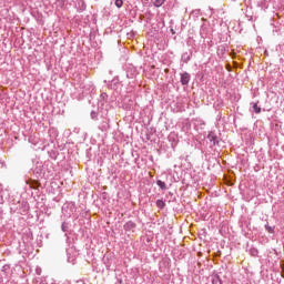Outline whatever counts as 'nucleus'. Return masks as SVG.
<instances>
[{"mask_svg":"<svg viewBox=\"0 0 284 284\" xmlns=\"http://www.w3.org/2000/svg\"><path fill=\"white\" fill-rule=\"evenodd\" d=\"M156 185H159L160 190H168V185L161 180L156 181Z\"/></svg>","mask_w":284,"mask_h":284,"instance_id":"12","label":"nucleus"},{"mask_svg":"<svg viewBox=\"0 0 284 284\" xmlns=\"http://www.w3.org/2000/svg\"><path fill=\"white\" fill-rule=\"evenodd\" d=\"M119 85H121V83L119 82L118 79H113V80L109 83L110 90H119Z\"/></svg>","mask_w":284,"mask_h":284,"instance_id":"9","label":"nucleus"},{"mask_svg":"<svg viewBox=\"0 0 284 284\" xmlns=\"http://www.w3.org/2000/svg\"><path fill=\"white\" fill-rule=\"evenodd\" d=\"M75 8L78 10V12H84L87 6H85V1L83 0H78L77 1V4H75Z\"/></svg>","mask_w":284,"mask_h":284,"instance_id":"7","label":"nucleus"},{"mask_svg":"<svg viewBox=\"0 0 284 284\" xmlns=\"http://www.w3.org/2000/svg\"><path fill=\"white\" fill-rule=\"evenodd\" d=\"M68 262H69V263H72V264L74 265V260L68 257Z\"/></svg>","mask_w":284,"mask_h":284,"instance_id":"24","label":"nucleus"},{"mask_svg":"<svg viewBox=\"0 0 284 284\" xmlns=\"http://www.w3.org/2000/svg\"><path fill=\"white\" fill-rule=\"evenodd\" d=\"M78 284H85V282H83V281H79V282H78Z\"/></svg>","mask_w":284,"mask_h":284,"instance_id":"28","label":"nucleus"},{"mask_svg":"<svg viewBox=\"0 0 284 284\" xmlns=\"http://www.w3.org/2000/svg\"><path fill=\"white\" fill-rule=\"evenodd\" d=\"M128 79H134V73L126 72Z\"/></svg>","mask_w":284,"mask_h":284,"instance_id":"23","label":"nucleus"},{"mask_svg":"<svg viewBox=\"0 0 284 284\" xmlns=\"http://www.w3.org/2000/svg\"><path fill=\"white\" fill-rule=\"evenodd\" d=\"M172 34H175L174 29H171Z\"/></svg>","mask_w":284,"mask_h":284,"instance_id":"29","label":"nucleus"},{"mask_svg":"<svg viewBox=\"0 0 284 284\" xmlns=\"http://www.w3.org/2000/svg\"><path fill=\"white\" fill-rule=\"evenodd\" d=\"M274 254L278 255V251H276L275 248H273Z\"/></svg>","mask_w":284,"mask_h":284,"instance_id":"26","label":"nucleus"},{"mask_svg":"<svg viewBox=\"0 0 284 284\" xmlns=\"http://www.w3.org/2000/svg\"><path fill=\"white\" fill-rule=\"evenodd\" d=\"M195 123H197V125H205V122L203 120H195Z\"/></svg>","mask_w":284,"mask_h":284,"instance_id":"22","label":"nucleus"},{"mask_svg":"<svg viewBox=\"0 0 284 284\" xmlns=\"http://www.w3.org/2000/svg\"><path fill=\"white\" fill-rule=\"evenodd\" d=\"M182 63H190L192 61V51L190 52H184L181 57Z\"/></svg>","mask_w":284,"mask_h":284,"instance_id":"6","label":"nucleus"},{"mask_svg":"<svg viewBox=\"0 0 284 284\" xmlns=\"http://www.w3.org/2000/svg\"><path fill=\"white\" fill-rule=\"evenodd\" d=\"M156 206H158L160 210H163V207H165V202H163V200H158V201H156Z\"/></svg>","mask_w":284,"mask_h":284,"instance_id":"16","label":"nucleus"},{"mask_svg":"<svg viewBox=\"0 0 284 284\" xmlns=\"http://www.w3.org/2000/svg\"><path fill=\"white\" fill-rule=\"evenodd\" d=\"M206 139L212 143L213 145H219V136H216V133L214 131L209 132Z\"/></svg>","mask_w":284,"mask_h":284,"instance_id":"4","label":"nucleus"},{"mask_svg":"<svg viewBox=\"0 0 284 284\" xmlns=\"http://www.w3.org/2000/svg\"><path fill=\"white\" fill-rule=\"evenodd\" d=\"M265 230L268 232V234H274V227L270 226V224H265Z\"/></svg>","mask_w":284,"mask_h":284,"instance_id":"18","label":"nucleus"},{"mask_svg":"<svg viewBox=\"0 0 284 284\" xmlns=\"http://www.w3.org/2000/svg\"><path fill=\"white\" fill-rule=\"evenodd\" d=\"M212 284H223V282L221 281V276L214 275L212 277Z\"/></svg>","mask_w":284,"mask_h":284,"instance_id":"13","label":"nucleus"},{"mask_svg":"<svg viewBox=\"0 0 284 284\" xmlns=\"http://www.w3.org/2000/svg\"><path fill=\"white\" fill-rule=\"evenodd\" d=\"M55 8H65V6H68V3H70V0H55Z\"/></svg>","mask_w":284,"mask_h":284,"instance_id":"8","label":"nucleus"},{"mask_svg":"<svg viewBox=\"0 0 284 284\" xmlns=\"http://www.w3.org/2000/svg\"><path fill=\"white\" fill-rule=\"evenodd\" d=\"M99 114L102 122L98 128L101 132H106V130H110V111H99Z\"/></svg>","mask_w":284,"mask_h":284,"instance_id":"1","label":"nucleus"},{"mask_svg":"<svg viewBox=\"0 0 284 284\" xmlns=\"http://www.w3.org/2000/svg\"><path fill=\"white\" fill-rule=\"evenodd\" d=\"M99 114H101V113H97L95 111H92V112H91V119H92L93 121H98V120H99Z\"/></svg>","mask_w":284,"mask_h":284,"instance_id":"17","label":"nucleus"},{"mask_svg":"<svg viewBox=\"0 0 284 284\" xmlns=\"http://www.w3.org/2000/svg\"><path fill=\"white\" fill-rule=\"evenodd\" d=\"M251 254H252V256H257L258 255V250L251 248Z\"/></svg>","mask_w":284,"mask_h":284,"instance_id":"21","label":"nucleus"},{"mask_svg":"<svg viewBox=\"0 0 284 284\" xmlns=\"http://www.w3.org/2000/svg\"><path fill=\"white\" fill-rule=\"evenodd\" d=\"M36 174H43V165L41 163H38L34 169Z\"/></svg>","mask_w":284,"mask_h":284,"instance_id":"11","label":"nucleus"},{"mask_svg":"<svg viewBox=\"0 0 284 284\" xmlns=\"http://www.w3.org/2000/svg\"><path fill=\"white\" fill-rule=\"evenodd\" d=\"M125 232H134V230H136V223H134L133 221H129L123 225Z\"/></svg>","mask_w":284,"mask_h":284,"instance_id":"5","label":"nucleus"},{"mask_svg":"<svg viewBox=\"0 0 284 284\" xmlns=\"http://www.w3.org/2000/svg\"><path fill=\"white\" fill-rule=\"evenodd\" d=\"M62 232H68L70 230V224L68 222H63L61 224Z\"/></svg>","mask_w":284,"mask_h":284,"instance_id":"14","label":"nucleus"},{"mask_svg":"<svg viewBox=\"0 0 284 284\" xmlns=\"http://www.w3.org/2000/svg\"><path fill=\"white\" fill-rule=\"evenodd\" d=\"M251 105H252L253 112H255V114H261V106H258V104L256 102H252Z\"/></svg>","mask_w":284,"mask_h":284,"instance_id":"10","label":"nucleus"},{"mask_svg":"<svg viewBox=\"0 0 284 284\" xmlns=\"http://www.w3.org/2000/svg\"><path fill=\"white\" fill-rule=\"evenodd\" d=\"M30 187H32V190H37V187H39V182L32 181V182L30 183Z\"/></svg>","mask_w":284,"mask_h":284,"instance_id":"19","label":"nucleus"},{"mask_svg":"<svg viewBox=\"0 0 284 284\" xmlns=\"http://www.w3.org/2000/svg\"><path fill=\"white\" fill-rule=\"evenodd\" d=\"M115 6L118 8H123V0H115Z\"/></svg>","mask_w":284,"mask_h":284,"instance_id":"20","label":"nucleus"},{"mask_svg":"<svg viewBox=\"0 0 284 284\" xmlns=\"http://www.w3.org/2000/svg\"><path fill=\"white\" fill-rule=\"evenodd\" d=\"M163 3H165V0H155L153 2L154 8H161V6H163Z\"/></svg>","mask_w":284,"mask_h":284,"instance_id":"15","label":"nucleus"},{"mask_svg":"<svg viewBox=\"0 0 284 284\" xmlns=\"http://www.w3.org/2000/svg\"><path fill=\"white\" fill-rule=\"evenodd\" d=\"M192 79V75L187 72H183L180 74V82L182 85H189L190 81Z\"/></svg>","mask_w":284,"mask_h":284,"instance_id":"3","label":"nucleus"},{"mask_svg":"<svg viewBox=\"0 0 284 284\" xmlns=\"http://www.w3.org/2000/svg\"><path fill=\"white\" fill-rule=\"evenodd\" d=\"M118 283H120V284H121V283H123V280H121V278H118Z\"/></svg>","mask_w":284,"mask_h":284,"instance_id":"27","label":"nucleus"},{"mask_svg":"<svg viewBox=\"0 0 284 284\" xmlns=\"http://www.w3.org/2000/svg\"><path fill=\"white\" fill-rule=\"evenodd\" d=\"M99 112L112 110V105L108 102V93H102L98 100Z\"/></svg>","mask_w":284,"mask_h":284,"instance_id":"2","label":"nucleus"},{"mask_svg":"<svg viewBox=\"0 0 284 284\" xmlns=\"http://www.w3.org/2000/svg\"><path fill=\"white\" fill-rule=\"evenodd\" d=\"M9 268V266L8 265H4L3 267H2V272H6V270H8Z\"/></svg>","mask_w":284,"mask_h":284,"instance_id":"25","label":"nucleus"}]
</instances>
